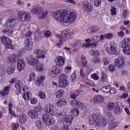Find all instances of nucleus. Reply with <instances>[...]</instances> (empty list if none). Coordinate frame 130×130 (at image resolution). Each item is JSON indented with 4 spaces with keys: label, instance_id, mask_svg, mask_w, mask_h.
Returning a JSON list of instances; mask_svg holds the SVG:
<instances>
[{
    "label": "nucleus",
    "instance_id": "39",
    "mask_svg": "<svg viewBox=\"0 0 130 130\" xmlns=\"http://www.w3.org/2000/svg\"><path fill=\"white\" fill-rule=\"evenodd\" d=\"M90 52L92 53V54L91 55L94 56L95 57L99 56V52L96 50H92Z\"/></svg>",
    "mask_w": 130,
    "mask_h": 130
},
{
    "label": "nucleus",
    "instance_id": "64",
    "mask_svg": "<svg viewBox=\"0 0 130 130\" xmlns=\"http://www.w3.org/2000/svg\"><path fill=\"white\" fill-rule=\"evenodd\" d=\"M47 52V51L46 50H43V51L42 52V54L40 55L41 58L43 59L45 58V55L46 53Z\"/></svg>",
    "mask_w": 130,
    "mask_h": 130
},
{
    "label": "nucleus",
    "instance_id": "47",
    "mask_svg": "<svg viewBox=\"0 0 130 130\" xmlns=\"http://www.w3.org/2000/svg\"><path fill=\"white\" fill-rule=\"evenodd\" d=\"M76 76L75 73L74 72L72 74L71 76V81L74 82L76 80Z\"/></svg>",
    "mask_w": 130,
    "mask_h": 130
},
{
    "label": "nucleus",
    "instance_id": "4",
    "mask_svg": "<svg viewBox=\"0 0 130 130\" xmlns=\"http://www.w3.org/2000/svg\"><path fill=\"white\" fill-rule=\"evenodd\" d=\"M100 118L98 115L92 114L90 116L89 121L90 124L98 126H100Z\"/></svg>",
    "mask_w": 130,
    "mask_h": 130
},
{
    "label": "nucleus",
    "instance_id": "22",
    "mask_svg": "<svg viewBox=\"0 0 130 130\" xmlns=\"http://www.w3.org/2000/svg\"><path fill=\"white\" fill-rule=\"evenodd\" d=\"M54 106L52 104H50L48 108L47 112L52 115L54 116L56 114V112L54 110Z\"/></svg>",
    "mask_w": 130,
    "mask_h": 130
},
{
    "label": "nucleus",
    "instance_id": "2",
    "mask_svg": "<svg viewBox=\"0 0 130 130\" xmlns=\"http://www.w3.org/2000/svg\"><path fill=\"white\" fill-rule=\"evenodd\" d=\"M32 32H27L25 34H24L22 36L23 37H26L25 41V49L26 50H29L31 49L33 46V42L31 41V35Z\"/></svg>",
    "mask_w": 130,
    "mask_h": 130
},
{
    "label": "nucleus",
    "instance_id": "36",
    "mask_svg": "<svg viewBox=\"0 0 130 130\" xmlns=\"http://www.w3.org/2000/svg\"><path fill=\"white\" fill-rule=\"evenodd\" d=\"M42 109L41 106L40 105H38L35 107L33 110L37 113H38V112L41 111Z\"/></svg>",
    "mask_w": 130,
    "mask_h": 130
},
{
    "label": "nucleus",
    "instance_id": "31",
    "mask_svg": "<svg viewBox=\"0 0 130 130\" xmlns=\"http://www.w3.org/2000/svg\"><path fill=\"white\" fill-rule=\"evenodd\" d=\"M2 32L4 34L6 33L8 35H11L13 33V30H10V28H6L3 30Z\"/></svg>",
    "mask_w": 130,
    "mask_h": 130
},
{
    "label": "nucleus",
    "instance_id": "11",
    "mask_svg": "<svg viewBox=\"0 0 130 130\" xmlns=\"http://www.w3.org/2000/svg\"><path fill=\"white\" fill-rule=\"evenodd\" d=\"M115 64L118 67L121 68L124 64V60L123 57H119L116 58L114 61Z\"/></svg>",
    "mask_w": 130,
    "mask_h": 130
},
{
    "label": "nucleus",
    "instance_id": "32",
    "mask_svg": "<svg viewBox=\"0 0 130 130\" xmlns=\"http://www.w3.org/2000/svg\"><path fill=\"white\" fill-rule=\"evenodd\" d=\"M123 51L125 54L130 55V46H126V48H124Z\"/></svg>",
    "mask_w": 130,
    "mask_h": 130
},
{
    "label": "nucleus",
    "instance_id": "3",
    "mask_svg": "<svg viewBox=\"0 0 130 130\" xmlns=\"http://www.w3.org/2000/svg\"><path fill=\"white\" fill-rule=\"evenodd\" d=\"M62 122L63 129L65 130H69V126L73 121L74 118L71 116L68 115L65 116Z\"/></svg>",
    "mask_w": 130,
    "mask_h": 130
},
{
    "label": "nucleus",
    "instance_id": "35",
    "mask_svg": "<svg viewBox=\"0 0 130 130\" xmlns=\"http://www.w3.org/2000/svg\"><path fill=\"white\" fill-rule=\"evenodd\" d=\"M85 83L87 86H93L94 85L93 81L87 79L85 81Z\"/></svg>",
    "mask_w": 130,
    "mask_h": 130
},
{
    "label": "nucleus",
    "instance_id": "10",
    "mask_svg": "<svg viewBox=\"0 0 130 130\" xmlns=\"http://www.w3.org/2000/svg\"><path fill=\"white\" fill-rule=\"evenodd\" d=\"M26 59L27 63L30 65H36L38 62V60L34 58L32 55H29L27 56Z\"/></svg>",
    "mask_w": 130,
    "mask_h": 130
},
{
    "label": "nucleus",
    "instance_id": "5",
    "mask_svg": "<svg viewBox=\"0 0 130 130\" xmlns=\"http://www.w3.org/2000/svg\"><path fill=\"white\" fill-rule=\"evenodd\" d=\"M59 85L60 87L65 88L68 85L67 76L64 73L60 74L59 76Z\"/></svg>",
    "mask_w": 130,
    "mask_h": 130
},
{
    "label": "nucleus",
    "instance_id": "50",
    "mask_svg": "<svg viewBox=\"0 0 130 130\" xmlns=\"http://www.w3.org/2000/svg\"><path fill=\"white\" fill-rule=\"evenodd\" d=\"M113 37V35L112 33H109L106 35H105V39H110L111 38Z\"/></svg>",
    "mask_w": 130,
    "mask_h": 130
},
{
    "label": "nucleus",
    "instance_id": "7",
    "mask_svg": "<svg viewBox=\"0 0 130 130\" xmlns=\"http://www.w3.org/2000/svg\"><path fill=\"white\" fill-rule=\"evenodd\" d=\"M18 19L21 22H26L31 18L30 14L24 12H19L18 14Z\"/></svg>",
    "mask_w": 130,
    "mask_h": 130
},
{
    "label": "nucleus",
    "instance_id": "27",
    "mask_svg": "<svg viewBox=\"0 0 130 130\" xmlns=\"http://www.w3.org/2000/svg\"><path fill=\"white\" fill-rule=\"evenodd\" d=\"M118 124V122L116 121H110L109 122L108 125L110 128H113Z\"/></svg>",
    "mask_w": 130,
    "mask_h": 130
},
{
    "label": "nucleus",
    "instance_id": "54",
    "mask_svg": "<svg viewBox=\"0 0 130 130\" xmlns=\"http://www.w3.org/2000/svg\"><path fill=\"white\" fill-rule=\"evenodd\" d=\"M70 103L73 106H77L78 103V102L74 99L71 100L70 101Z\"/></svg>",
    "mask_w": 130,
    "mask_h": 130
},
{
    "label": "nucleus",
    "instance_id": "29",
    "mask_svg": "<svg viewBox=\"0 0 130 130\" xmlns=\"http://www.w3.org/2000/svg\"><path fill=\"white\" fill-rule=\"evenodd\" d=\"M15 69V67L14 66L8 67L7 70L8 74H12L14 72Z\"/></svg>",
    "mask_w": 130,
    "mask_h": 130
},
{
    "label": "nucleus",
    "instance_id": "60",
    "mask_svg": "<svg viewBox=\"0 0 130 130\" xmlns=\"http://www.w3.org/2000/svg\"><path fill=\"white\" fill-rule=\"evenodd\" d=\"M92 44H91V43H87L83 44L82 46L83 47L88 48L90 46H91L92 45Z\"/></svg>",
    "mask_w": 130,
    "mask_h": 130
},
{
    "label": "nucleus",
    "instance_id": "43",
    "mask_svg": "<svg viewBox=\"0 0 130 130\" xmlns=\"http://www.w3.org/2000/svg\"><path fill=\"white\" fill-rule=\"evenodd\" d=\"M114 106V104L113 103L111 102L109 103L108 104L107 106V109L109 110L112 109Z\"/></svg>",
    "mask_w": 130,
    "mask_h": 130
},
{
    "label": "nucleus",
    "instance_id": "56",
    "mask_svg": "<svg viewBox=\"0 0 130 130\" xmlns=\"http://www.w3.org/2000/svg\"><path fill=\"white\" fill-rule=\"evenodd\" d=\"M101 0H94V3L96 6H98L101 5Z\"/></svg>",
    "mask_w": 130,
    "mask_h": 130
},
{
    "label": "nucleus",
    "instance_id": "23",
    "mask_svg": "<svg viewBox=\"0 0 130 130\" xmlns=\"http://www.w3.org/2000/svg\"><path fill=\"white\" fill-rule=\"evenodd\" d=\"M94 101H96L97 103H101L104 101V99L102 96L98 95L94 97L93 99Z\"/></svg>",
    "mask_w": 130,
    "mask_h": 130
},
{
    "label": "nucleus",
    "instance_id": "26",
    "mask_svg": "<svg viewBox=\"0 0 130 130\" xmlns=\"http://www.w3.org/2000/svg\"><path fill=\"white\" fill-rule=\"evenodd\" d=\"M107 80V76L106 74L103 72H101V77L100 78L101 82L104 83Z\"/></svg>",
    "mask_w": 130,
    "mask_h": 130
},
{
    "label": "nucleus",
    "instance_id": "55",
    "mask_svg": "<svg viewBox=\"0 0 130 130\" xmlns=\"http://www.w3.org/2000/svg\"><path fill=\"white\" fill-rule=\"evenodd\" d=\"M120 46L121 47H122L123 49H124V48H126V45L123 40L120 44Z\"/></svg>",
    "mask_w": 130,
    "mask_h": 130
},
{
    "label": "nucleus",
    "instance_id": "40",
    "mask_svg": "<svg viewBox=\"0 0 130 130\" xmlns=\"http://www.w3.org/2000/svg\"><path fill=\"white\" fill-rule=\"evenodd\" d=\"M36 69L37 70L39 71H43L44 70L43 65L41 64L37 65Z\"/></svg>",
    "mask_w": 130,
    "mask_h": 130
},
{
    "label": "nucleus",
    "instance_id": "44",
    "mask_svg": "<svg viewBox=\"0 0 130 130\" xmlns=\"http://www.w3.org/2000/svg\"><path fill=\"white\" fill-rule=\"evenodd\" d=\"M103 62L105 65L108 64L109 61V59L108 58L103 57L102 58Z\"/></svg>",
    "mask_w": 130,
    "mask_h": 130
},
{
    "label": "nucleus",
    "instance_id": "62",
    "mask_svg": "<svg viewBox=\"0 0 130 130\" xmlns=\"http://www.w3.org/2000/svg\"><path fill=\"white\" fill-rule=\"evenodd\" d=\"M52 34V33L50 31H47L45 32L44 34L45 36L46 37H49Z\"/></svg>",
    "mask_w": 130,
    "mask_h": 130
},
{
    "label": "nucleus",
    "instance_id": "16",
    "mask_svg": "<svg viewBox=\"0 0 130 130\" xmlns=\"http://www.w3.org/2000/svg\"><path fill=\"white\" fill-rule=\"evenodd\" d=\"M15 86L16 88L18 90L20 93L21 91L22 90L24 91L25 89L24 86L23 85V84L21 81L20 80L17 81Z\"/></svg>",
    "mask_w": 130,
    "mask_h": 130
},
{
    "label": "nucleus",
    "instance_id": "6",
    "mask_svg": "<svg viewBox=\"0 0 130 130\" xmlns=\"http://www.w3.org/2000/svg\"><path fill=\"white\" fill-rule=\"evenodd\" d=\"M1 42L5 45L7 48L12 49L13 47V46L11 44L12 42L11 39L5 36H2L0 38Z\"/></svg>",
    "mask_w": 130,
    "mask_h": 130
},
{
    "label": "nucleus",
    "instance_id": "24",
    "mask_svg": "<svg viewBox=\"0 0 130 130\" xmlns=\"http://www.w3.org/2000/svg\"><path fill=\"white\" fill-rule=\"evenodd\" d=\"M120 103V102H117L115 103L116 106L115 107V112L116 115L119 114L121 112L122 110L120 108L118 104Z\"/></svg>",
    "mask_w": 130,
    "mask_h": 130
},
{
    "label": "nucleus",
    "instance_id": "48",
    "mask_svg": "<svg viewBox=\"0 0 130 130\" xmlns=\"http://www.w3.org/2000/svg\"><path fill=\"white\" fill-rule=\"evenodd\" d=\"M110 11L111 14L112 15H116L117 14L116 8L113 6H111V8L110 10Z\"/></svg>",
    "mask_w": 130,
    "mask_h": 130
},
{
    "label": "nucleus",
    "instance_id": "52",
    "mask_svg": "<svg viewBox=\"0 0 130 130\" xmlns=\"http://www.w3.org/2000/svg\"><path fill=\"white\" fill-rule=\"evenodd\" d=\"M109 70L111 72H113L115 70V67L114 65L110 64L109 67Z\"/></svg>",
    "mask_w": 130,
    "mask_h": 130
},
{
    "label": "nucleus",
    "instance_id": "25",
    "mask_svg": "<svg viewBox=\"0 0 130 130\" xmlns=\"http://www.w3.org/2000/svg\"><path fill=\"white\" fill-rule=\"evenodd\" d=\"M64 93V90L62 89L57 90L56 93V96L57 98H60L62 97Z\"/></svg>",
    "mask_w": 130,
    "mask_h": 130
},
{
    "label": "nucleus",
    "instance_id": "14",
    "mask_svg": "<svg viewBox=\"0 0 130 130\" xmlns=\"http://www.w3.org/2000/svg\"><path fill=\"white\" fill-rule=\"evenodd\" d=\"M83 6L85 11L89 12L91 11L92 8V5L89 3L88 1H84L83 4Z\"/></svg>",
    "mask_w": 130,
    "mask_h": 130
},
{
    "label": "nucleus",
    "instance_id": "17",
    "mask_svg": "<svg viewBox=\"0 0 130 130\" xmlns=\"http://www.w3.org/2000/svg\"><path fill=\"white\" fill-rule=\"evenodd\" d=\"M17 20L12 17H10L7 21V26H12L16 25Z\"/></svg>",
    "mask_w": 130,
    "mask_h": 130
},
{
    "label": "nucleus",
    "instance_id": "33",
    "mask_svg": "<svg viewBox=\"0 0 130 130\" xmlns=\"http://www.w3.org/2000/svg\"><path fill=\"white\" fill-rule=\"evenodd\" d=\"M79 92L78 91L74 92L71 94L70 95V98L72 99H74L79 95Z\"/></svg>",
    "mask_w": 130,
    "mask_h": 130
},
{
    "label": "nucleus",
    "instance_id": "45",
    "mask_svg": "<svg viewBox=\"0 0 130 130\" xmlns=\"http://www.w3.org/2000/svg\"><path fill=\"white\" fill-rule=\"evenodd\" d=\"M36 125L37 128H39L43 126L41 121L40 120H38L36 121Z\"/></svg>",
    "mask_w": 130,
    "mask_h": 130
},
{
    "label": "nucleus",
    "instance_id": "42",
    "mask_svg": "<svg viewBox=\"0 0 130 130\" xmlns=\"http://www.w3.org/2000/svg\"><path fill=\"white\" fill-rule=\"evenodd\" d=\"M126 45V47L129 46L130 45V38H125L123 39Z\"/></svg>",
    "mask_w": 130,
    "mask_h": 130
},
{
    "label": "nucleus",
    "instance_id": "51",
    "mask_svg": "<svg viewBox=\"0 0 130 130\" xmlns=\"http://www.w3.org/2000/svg\"><path fill=\"white\" fill-rule=\"evenodd\" d=\"M92 62L95 64H98L101 62V60L99 58H95L93 59L92 61Z\"/></svg>",
    "mask_w": 130,
    "mask_h": 130
},
{
    "label": "nucleus",
    "instance_id": "57",
    "mask_svg": "<svg viewBox=\"0 0 130 130\" xmlns=\"http://www.w3.org/2000/svg\"><path fill=\"white\" fill-rule=\"evenodd\" d=\"M91 77L95 80H98L99 78V77L97 75V74L96 73L91 74Z\"/></svg>",
    "mask_w": 130,
    "mask_h": 130
},
{
    "label": "nucleus",
    "instance_id": "18",
    "mask_svg": "<svg viewBox=\"0 0 130 130\" xmlns=\"http://www.w3.org/2000/svg\"><path fill=\"white\" fill-rule=\"evenodd\" d=\"M56 60H57L56 63L59 66H62L64 64V60L62 56H58L56 58Z\"/></svg>",
    "mask_w": 130,
    "mask_h": 130
},
{
    "label": "nucleus",
    "instance_id": "15",
    "mask_svg": "<svg viewBox=\"0 0 130 130\" xmlns=\"http://www.w3.org/2000/svg\"><path fill=\"white\" fill-rule=\"evenodd\" d=\"M18 70L20 71L24 68L25 66V62L24 60L19 59L17 63Z\"/></svg>",
    "mask_w": 130,
    "mask_h": 130
},
{
    "label": "nucleus",
    "instance_id": "34",
    "mask_svg": "<svg viewBox=\"0 0 130 130\" xmlns=\"http://www.w3.org/2000/svg\"><path fill=\"white\" fill-rule=\"evenodd\" d=\"M110 89V86H104L102 87L101 89V90L105 93H108Z\"/></svg>",
    "mask_w": 130,
    "mask_h": 130
},
{
    "label": "nucleus",
    "instance_id": "20",
    "mask_svg": "<svg viewBox=\"0 0 130 130\" xmlns=\"http://www.w3.org/2000/svg\"><path fill=\"white\" fill-rule=\"evenodd\" d=\"M67 101L65 99L61 98L59 99L57 102L56 104L58 107H61L67 104Z\"/></svg>",
    "mask_w": 130,
    "mask_h": 130
},
{
    "label": "nucleus",
    "instance_id": "30",
    "mask_svg": "<svg viewBox=\"0 0 130 130\" xmlns=\"http://www.w3.org/2000/svg\"><path fill=\"white\" fill-rule=\"evenodd\" d=\"M97 30L96 28L95 27L93 26L87 29V31L88 34H91L93 32H96Z\"/></svg>",
    "mask_w": 130,
    "mask_h": 130
},
{
    "label": "nucleus",
    "instance_id": "9",
    "mask_svg": "<svg viewBox=\"0 0 130 130\" xmlns=\"http://www.w3.org/2000/svg\"><path fill=\"white\" fill-rule=\"evenodd\" d=\"M42 118L43 120V122H45L46 125L53 124L54 123V119L47 114L43 115L42 116Z\"/></svg>",
    "mask_w": 130,
    "mask_h": 130
},
{
    "label": "nucleus",
    "instance_id": "28",
    "mask_svg": "<svg viewBox=\"0 0 130 130\" xmlns=\"http://www.w3.org/2000/svg\"><path fill=\"white\" fill-rule=\"evenodd\" d=\"M27 119L26 115L25 114H23L20 117L19 120L21 122L24 123Z\"/></svg>",
    "mask_w": 130,
    "mask_h": 130
},
{
    "label": "nucleus",
    "instance_id": "53",
    "mask_svg": "<svg viewBox=\"0 0 130 130\" xmlns=\"http://www.w3.org/2000/svg\"><path fill=\"white\" fill-rule=\"evenodd\" d=\"M77 106L79 108H80L82 109H84V105L83 103L80 102H78Z\"/></svg>",
    "mask_w": 130,
    "mask_h": 130
},
{
    "label": "nucleus",
    "instance_id": "61",
    "mask_svg": "<svg viewBox=\"0 0 130 130\" xmlns=\"http://www.w3.org/2000/svg\"><path fill=\"white\" fill-rule=\"evenodd\" d=\"M8 92L7 91H0V94L2 96H5L8 94Z\"/></svg>",
    "mask_w": 130,
    "mask_h": 130
},
{
    "label": "nucleus",
    "instance_id": "8",
    "mask_svg": "<svg viewBox=\"0 0 130 130\" xmlns=\"http://www.w3.org/2000/svg\"><path fill=\"white\" fill-rule=\"evenodd\" d=\"M72 34L69 29L64 30L61 32V39L63 42L72 38Z\"/></svg>",
    "mask_w": 130,
    "mask_h": 130
},
{
    "label": "nucleus",
    "instance_id": "58",
    "mask_svg": "<svg viewBox=\"0 0 130 130\" xmlns=\"http://www.w3.org/2000/svg\"><path fill=\"white\" fill-rule=\"evenodd\" d=\"M47 12L46 11L44 12L42 14L41 16L40 17L41 19H43L46 17L47 16Z\"/></svg>",
    "mask_w": 130,
    "mask_h": 130
},
{
    "label": "nucleus",
    "instance_id": "63",
    "mask_svg": "<svg viewBox=\"0 0 130 130\" xmlns=\"http://www.w3.org/2000/svg\"><path fill=\"white\" fill-rule=\"evenodd\" d=\"M42 52L39 49L35 50L34 51V54L40 55L42 54Z\"/></svg>",
    "mask_w": 130,
    "mask_h": 130
},
{
    "label": "nucleus",
    "instance_id": "1",
    "mask_svg": "<svg viewBox=\"0 0 130 130\" xmlns=\"http://www.w3.org/2000/svg\"><path fill=\"white\" fill-rule=\"evenodd\" d=\"M53 17L63 23L70 24L73 23L76 19V13L72 9L69 10H58L53 13Z\"/></svg>",
    "mask_w": 130,
    "mask_h": 130
},
{
    "label": "nucleus",
    "instance_id": "19",
    "mask_svg": "<svg viewBox=\"0 0 130 130\" xmlns=\"http://www.w3.org/2000/svg\"><path fill=\"white\" fill-rule=\"evenodd\" d=\"M43 11V9L41 7L34 8L32 10V12L33 13L38 15H39L42 13Z\"/></svg>",
    "mask_w": 130,
    "mask_h": 130
},
{
    "label": "nucleus",
    "instance_id": "38",
    "mask_svg": "<svg viewBox=\"0 0 130 130\" xmlns=\"http://www.w3.org/2000/svg\"><path fill=\"white\" fill-rule=\"evenodd\" d=\"M35 76L36 74L34 72H32L31 73L29 76V81L30 82L32 80L35 78Z\"/></svg>",
    "mask_w": 130,
    "mask_h": 130
},
{
    "label": "nucleus",
    "instance_id": "59",
    "mask_svg": "<svg viewBox=\"0 0 130 130\" xmlns=\"http://www.w3.org/2000/svg\"><path fill=\"white\" fill-rule=\"evenodd\" d=\"M37 99L35 98L31 99V103L32 104L35 105L37 103Z\"/></svg>",
    "mask_w": 130,
    "mask_h": 130
},
{
    "label": "nucleus",
    "instance_id": "13",
    "mask_svg": "<svg viewBox=\"0 0 130 130\" xmlns=\"http://www.w3.org/2000/svg\"><path fill=\"white\" fill-rule=\"evenodd\" d=\"M106 51L111 55L117 54L116 48L113 45L110 44V46L106 48Z\"/></svg>",
    "mask_w": 130,
    "mask_h": 130
},
{
    "label": "nucleus",
    "instance_id": "41",
    "mask_svg": "<svg viewBox=\"0 0 130 130\" xmlns=\"http://www.w3.org/2000/svg\"><path fill=\"white\" fill-rule=\"evenodd\" d=\"M38 95L42 99H44L46 97L45 93L42 91H40L39 92Z\"/></svg>",
    "mask_w": 130,
    "mask_h": 130
},
{
    "label": "nucleus",
    "instance_id": "21",
    "mask_svg": "<svg viewBox=\"0 0 130 130\" xmlns=\"http://www.w3.org/2000/svg\"><path fill=\"white\" fill-rule=\"evenodd\" d=\"M27 114L30 117L34 119L37 118L38 116V114L32 110H29L27 112Z\"/></svg>",
    "mask_w": 130,
    "mask_h": 130
},
{
    "label": "nucleus",
    "instance_id": "46",
    "mask_svg": "<svg viewBox=\"0 0 130 130\" xmlns=\"http://www.w3.org/2000/svg\"><path fill=\"white\" fill-rule=\"evenodd\" d=\"M100 125H102L103 126H106L107 124V121L106 119L104 118H102L101 121H100Z\"/></svg>",
    "mask_w": 130,
    "mask_h": 130
},
{
    "label": "nucleus",
    "instance_id": "49",
    "mask_svg": "<svg viewBox=\"0 0 130 130\" xmlns=\"http://www.w3.org/2000/svg\"><path fill=\"white\" fill-rule=\"evenodd\" d=\"M19 127V125L17 123H13L11 125V128L13 130H17Z\"/></svg>",
    "mask_w": 130,
    "mask_h": 130
},
{
    "label": "nucleus",
    "instance_id": "12",
    "mask_svg": "<svg viewBox=\"0 0 130 130\" xmlns=\"http://www.w3.org/2000/svg\"><path fill=\"white\" fill-rule=\"evenodd\" d=\"M17 56L15 54L9 55L7 58L8 62L10 64L15 63L18 59Z\"/></svg>",
    "mask_w": 130,
    "mask_h": 130
},
{
    "label": "nucleus",
    "instance_id": "37",
    "mask_svg": "<svg viewBox=\"0 0 130 130\" xmlns=\"http://www.w3.org/2000/svg\"><path fill=\"white\" fill-rule=\"evenodd\" d=\"M81 61L83 65L86 66L87 65V62L85 57L84 55H82L81 57Z\"/></svg>",
    "mask_w": 130,
    "mask_h": 130
}]
</instances>
